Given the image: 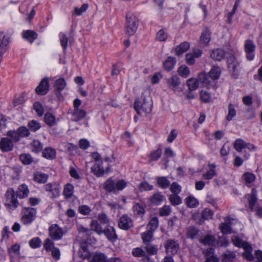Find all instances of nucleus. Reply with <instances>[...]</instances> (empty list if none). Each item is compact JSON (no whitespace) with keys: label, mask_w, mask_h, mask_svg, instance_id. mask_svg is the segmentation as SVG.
Segmentation results:
<instances>
[{"label":"nucleus","mask_w":262,"mask_h":262,"mask_svg":"<svg viewBox=\"0 0 262 262\" xmlns=\"http://www.w3.org/2000/svg\"><path fill=\"white\" fill-rule=\"evenodd\" d=\"M208 166L210 167V169L207 171V172L203 174V177L206 180H210L216 175V171L215 169L216 166L214 164L210 163H209Z\"/></svg>","instance_id":"nucleus-26"},{"label":"nucleus","mask_w":262,"mask_h":262,"mask_svg":"<svg viewBox=\"0 0 262 262\" xmlns=\"http://www.w3.org/2000/svg\"><path fill=\"white\" fill-rule=\"evenodd\" d=\"M45 121L50 126H54L57 124L55 116L50 112L45 115Z\"/></svg>","instance_id":"nucleus-31"},{"label":"nucleus","mask_w":262,"mask_h":262,"mask_svg":"<svg viewBox=\"0 0 262 262\" xmlns=\"http://www.w3.org/2000/svg\"><path fill=\"white\" fill-rule=\"evenodd\" d=\"M235 149L238 152H243V157L245 160H247L250 157L249 152L247 151H255L256 147L250 143H246L242 139H237L234 143Z\"/></svg>","instance_id":"nucleus-3"},{"label":"nucleus","mask_w":262,"mask_h":262,"mask_svg":"<svg viewBox=\"0 0 262 262\" xmlns=\"http://www.w3.org/2000/svg\"><path fill=\"white\" fill-rule=\"evenodd\" d=\"M246 198L248 201L250 209L251 211L253 210L257 201L256 191L255 189H253L251 194L246 195Z\"/></svg>","instance_id":"nucleus-19"},{"label":"nucleus","mask_w":262,"mask_h":262,"mask_svg":"<svg viewBox=\"0 0 262 262\" xmlns=\"http://www.w3.org/2000/svg\"><path fill=\"white\" fill-rule=\"evenodd\" d=\"M199 230L193 226H190L187 228V236L191 239L195 238L198 234Z\"/></svg>","instance_id":"nucleus-38"},{"label":"nucleus","mask_w":262,"mask_h":262,"mask_svg":"<svg viewBox=\"0 0 262 262\" xmlns=\"http://www.w3.org/2000/svg\"><path fill=\"white\" fill-rule=\"evenodd\" d=\"M20 160L25 165H29L33 161V159L30 154H23L19 156Z\"/></svg>","instance_id":"nucleus-50"},{"label":"nucleus","mask_w":262,"mask_h":262,"mask_svg":"<svg viewBox=\"0 0 262 262\" xmlns=\"http://www.w3.org/2000/svg\"><path fill=\"white\" fill-rule=\"evenodd\" d=\"M171 211V207L169 205H164L160 208L159 213L161 216H168Z\"/></svg>","instance_id":"nucleus-61"},{"label":"nucleus","mask_w":262,"mask_h":262,"mask_svg":"<svg viewBox=\"0 0 262 262\" xmlns=\"http://www.w3.org/2000/svg\"><path fill=\"white\" fill-rule=\"evenodd\" d=\"M166 84L169 89L176 91L181 84L180 79L178 76L173 75L166 79Z\"/></svg>","instance_id":"nucleus-14"},{"label":"nucleus","mask_w":262,"mask_h":262,"mask_svg":"<svg viewBox=\"0 0 262 262\" xmlns=\"http://www.w3.org/2000/svg\"><path fill=\"white\" fill-rule=\"evenodd\" d=\"M164 199L161 192H157L151 196L150 201L152 204L159 205L163 202Z\"/></svg>","instance_id":"nucleus-22"},{"label":"nucleus","mask_w":262,"mask_h":262,"mask_svg":"<svg viewBox=\"0 0 262 262\" xmlns=\"http://www.w3.org/2000/svg\"><path fill=\"white\" fill-rule=\"evenodd\" d=\"M210 40V32L209 29H206L201 34L200 42L204 46H207Z\"/></svg>","instance_id":"nucleus-25"},{"label":"nucleus","mask_w":262,"mask_h":262,"mask_svg":"<svg viewBox=\"0 0 262 262\" xmlns=\"http://www.w3.org/2000/svg\"><path fill=\"white\" fill-rule=\"evenodd\" d=\"M139 188L141 191H149L153 189V186L144 181L140 183Z\"/></svg>","instance_id":"nucleus-64"},{"label":"nucleus","mask_w":262,"mask_h":262,"mask_svg":"<svg viewBox=\"0 0 262 262\" xmlns=\"http://www.w3.org/2000/svg\"><path fill=\"white\" fill-rule=\"evenodd\" d=\"M7 136L10 137L12 139V141L18 142L20 140L21 137L17 129L16 130H9L7 133Z\"/></svg>","instance_id":"nucleus-52"},{"label":"nucleus","mask_w":262,"mask_h":262,"mask_svg":"<svg viewBox=\"0 0 262 262\" xmlns=\"http://www.w3.org/2000/svg\"><path fill=\"white\" fill-rule=\"evenodd\" d=\"M244 249L245 250V252L243 253L244 257L249 261H252L254 257L251 253L252 247L248 245L246 247L245 246Z\"/></svg>","instance_id":"nucleus-45"},{"label":"nucleus","mask_w":262,"mask_h":262,"mask_svg":"<svg viewBox=\"0 0 262 262\" xmlns=\"http://www.w3.org/2000/svg\"><path fill=\"white\" fill-rule=\"evenodd\" d=\"M49 233L52 239L57 241L62 238L64 232L62 228L58 225L53 224L49 227Z\"/></svg>","instance_id":"nucleus-7"},{"label":"nucleus","mask_w":262,"mask_h":262,"mask_svg":"<svg viewBox=\"0 0 262 262\" xmlns=\"http://www.w3.org/2000/svg\"><path fill=\"white\" fill-rule=\"evenodd\" d=\"M42 155L46 159H54L56 157V151L51 147H47L43 150Z\"/></svg>","instance_id":"nucleus-33"},{"label":"nucleus","mask_w":262,"mask_h":262,"mask_svg":"<svg viewBox=\"0 0 262 262\" xmlns=\"http://www.w3.org/2000/svg\"><path fill=\"white\" fill-rule=\"evenodd\" d=\"M29 193V190L28 186L26 184H23L18 187L16 195L19 198L22 199L27 197Z\"/></svg>","instance_id":"nucleus-21"},{"label":"nucleus","mask_w":262,"mask_h":262,"mask_svg":"<svg viewBox=\"0 0 262 262\" xmlns=\"http://www.w3.org/2000/svg\"><path fill=\"white\" fill-rule=\"evenodd\" d=\"M59 38L60 41L61 45L63 49L64 50H65L67 47L68 44V37L67 36L63 33H60L59 34Z\"/></svg>","instance_id":"nucleus-58"},{"label":"nucleus","mask_w":262,"mask_h":262,"mask_svg":"<svg viewBox=\"0 0 262 262\" xmlns=\"http://www.w3.org/2000/svg\"><path fill=\"white\" fill-rule=\"evenodd\" d=\"M190 48V44L187 41H184L177 46L174 49L176 55L180 56L184 54Z\"/></svg>","instance_id":"nucleus-18"},{"label":"nucleus","mask_w":262,"mask_h":262,"mask_svg":"<svg viewBox=\"0 0 262 262\" xmlns=\"http://www.w3.org/2000/svg\"><path fill=\"white\" fill-rule=\"evenodd\" d=\"M167 38V34L163 29L159 30L156 35V38L158 40L160 41H164L166 40Z\"/></svg>","instance_id":"nucleus-62"},{"label":"nucleus","mask_w":262,"mask_h":262,"mask_svg":"<svg viewBox=\"0 0 262 262\" xmlns=\"http://www.w3.org/2000/svg\"><path fill=\"white\" fill-rule=\"evenodd\" d=\"M126 31L129 35H133L136 32L138 23L136 16L132 14H126Z\"/></svg>","instance_id":"nucleus-5"},{"label":"nucleus","mask_w":262,"mask_h":262,"mask_svg":"<svg viewBox=\"0 0 262 262\" xmlns=\"http://www.w3.org/2000/svg\"><path fill=\"white\" fill-rule=\"evenodd\" d=\"M170 189L173 194H178L181 191V187L177 182H173L170 185Z\"/></svg>","instance_id":"nucleus-63"},{"label":"nucleus","mask_w":262,"mask_h":262,"mask_svg":"<svg viewBox=\"0 0 262 262\" xmlns=\"http://www.w3.org/2000/svg\"><path fill=\"white\" fill-rule=\"evenodd\" d=\"M33 108L39 117L42 116L44 110L42 105L39 102H35L33 104Z\"/></svg>","instance_id":"nucleus-54"},{"label":"nucleus","mask_w":262,"mask_h":262,"mask_svg":"<svg viewBox=\"0 0 262 262\" xmlns=\"http://www.w3.org/2000/svg\"><path fill=\"white\" fill-rule=\"evenodd\" d=\"M48 179V176L41 172H37L34 176V180L36 182L40 183H46Z\"/></svg>","instance_id":"nucleus-39"},{"label":"nucleus","mask_w":262,"mask_h":262,"mask_svg":"<svg viewBox=\"0 0 262 262\" xmlns=\"http://www.w3.org/2000/svg\"><path fill=\"white\" fill-rule=\"evenodd\" d=\"M236 257L233 252L227 251L223 255V262H233Z\"/></svg>","instance_id":"nucleus-44"},{"label":"nucleus","mask_w":262,"mask_h":262,"mask_svg":"<svg viewBox=\"0 0 262 262\" xmlns=\"http://www.w3.org/2000/svg\"><path fill=\"white\" fill-rule=\"evenodd\" d=\"M103 233L107 237V238L111 242L116 241L118 238L115 229L112 226H108L106 228L103 230Z\"/></svg>","instance_id":"nucleus-17"},{"label":"nucleus","mask_w":262,"mask_h":262,"mask_svg":"<svg viewBox=\"0 0 262 262\" xmlns=\"http://www.w3.org/2000/svg\"><path fill=\"white\" fill-rule=\"evenodd\" d=\"M142 101L140 102L136 100L134 103V108L139 115H146L149 113L151 111L152 101L150 97L145 98L142 96Z\"/></svg>","instance_id":"nucleus-2"},{"label":"nucleus","mask_w":262,"mask_h":262,"mask_svg":"<svg viewBox=\"0 0 262 262\" xmlns=\"http://www.w3.org/2000/svg\"><path fill=\"white\" fill-rule=\"evenodd\" d=\"M107 258L106 255L102 253L98 252L94 254L91 259V262H107Z\"/></svg>","instance_id":"nucleus-30"},{"label":"nucleus","mask_w":262,"mask_h":262,"mask_svg":"<svg viewBox=\"0 0 262 262\" xmlns=\"http://www.w3.org/2000/svg\"><path fill=\"white\" fill-rule=\"evenodd\" d=\"M200 242L205 245L213 246L215 245V238L212 235H207L204 237L200 239Z\"/></svg>","instance_id":"nucleus-34"},{"label":"nucleus","mask_w":262,"mask_h":262,"mask_svg":"<svg viewBox=\"0 0 262 262\" xmlns=\"http://www.w3.org/2000/svg\"><path fill=\"white\" fill-rule=\"evenodd\" d=\"M159 225L158 219L156 217L152 218L147 226V229L154 232Z\"/></svg>","instance_id":"nucleus-41"},{"label":"nucleus","mask_w":262,"mask_h":262,"mask_svg":"<svg viewBox=\"0 0 262 262\" xmlns=\"http://www.w3.org/2000/svg\"><path fill=\"white\" fill-rule=\"evenodd\" d=\"M74 192V186L73 185L68 183L64 187L63 189V195L67 199L70 198L73 194Z\"/></svg>","instance_id":"nucleus-35"},{"label":"nucleus","mask_w":262,"mask_h":262,"mask_svg":"<svg viewBox=\"0 0 262 262\" xmlns=\"http://www.w3.org/2000/svg\"><path fill=\"white\" fill-rule=\"evenodd\" d=\"M32 150L33 152H39L41 151L43 148L42 143L37 140H34L31 144Z\"/></svg>","instance_id":"nucleus-42"},{"label":"nucleus","mask_w":262,"mask_h":262,"mask_svg":"<svg viewBox=\"0 0 262 262\" xmlns=\"http://www.w3.org/2000/svg\"><path fill=\"white\" fill-rule=\"evenodd\" d=\"M231 239L233 244L238 247L244 248L245 246L246 247L247 245H249L247 243L243 241L242 239L236 236H233Z\"/></svg>","instance_id":"nucleus-46"},{"label":"nucleus","mask_w":262,"mask_h":262,"mask_svg":"<svg viewBox=\"0 0 262 262\" xmlns=\"http://www.w3.org/2000/svg\"><path fill=\"white\" fill-rule=\"evenodd\" d=\"M187 206L189 207H195L199 204L198 200L193 196H188L185 199Z\"/></svg>","instance_id":"nucleus-60"},{"label":"nucleus","mask_w":262,"mask_h":262,"mask_svg":"<svg viewBox=\"0 0 262 262\" xmlns=\"http://www.w3.org/2000/svg\"><path fill=\"white\" fill-rule=\"evenodd\" d=\"M229 219L227 217L225 220V223H222L220 225V229L223 234H226L232 233L231 227L229 225Z\"/></svg>","instance_id":"nucleus-32"},{"label":"nucleus","mask_w":262,"mask_h":262,"mask_svg":"<svg viewBox=\"0 0 262 262\" xmlns=\"http://www.w3.org/2000/svg\"><path fill=\"white\" fill-rule=\"evenodd\" d=\"M9 43V38L6 37L3 32L0 33V52H5L6 47Z\"/></svg>","instance_id":"nucleus-27"},{"label":"nucleus","mask_w":262,"mask_h":262,"mask_svg":"<svg viewBox=\"0 0 262 262\" xmlns=\"http://www.w3.org/2000/svg\"><path fill=\"white\" fill-rule=\"evenodd\" d=\"M243 178L247 184H251L255 180V175L250 172H246L244 173Z\"/></svg>","instance_id":"nucleus-55"},{"label":"nucleus","mask_w":262,"mask_h":262,"mask_svg":"<svg viewBox=\"0 0 262 262\" xmlns=\"http://www.w3.org/2000/svg\"><path fill=\"white\" fill-rule=\"evenodd\" d=\"M227 64L230 71L233 73H236L237 71L239 64L234 56L231 55L228 57Z\"/></svg>","instance_id":"nucleus-16"},{"label":"nucleus","mask_w":262,"mask_h":262,"mask_svg":"<svg viewBox=\"0 0 262 262\" xmlns=\"http://www.w3.org/2000/svg\"><path fill=\"white\" fill-rule=\"evenodd\" d=\"M144 249L149 255H155L158 253V248L157 245H152L150 243L145 244Z\"/></svg>","instance_id":"nucleus-36"},{"label":"nucleus","mask_w":262,"mask_h":262,"mask_svg":"<svg viewBox=\"0 0 262 262\" xmlns=\"http://www.w3.org/2000/svg\"><path fill=\"white\" fill-rule=\"evenodd\" d=\"M146 252L145 251L140 248H135L132 250V254L136 257H142L145 255Z\"/></svg>","instance_id":"nucleus-59"},{"label":"nucleus","mask_w":262,"mask_h":262,"mask_svg":"<svg viewBox=\"0 0 262 262\" xmlns=\"http://www.w3.org/2000/svg\"><path fill=\"white\" fill-rule=\"evenodd\" d=\"M104 188L107 191H115L116 190L115 181L111 179H108L104 183Z\"/></svg>","instance_id":"nucleus-37"},{"label":"nucleus","mask_w":262,"mask_h":262,"mask_svg":"<svg viewBox=\"0 0 262 262\" xmlns=\"http://www.w3.org/2000/svg\"><path fill=\"white\" fill-rule=\"evenodd\" d=\"M5 205L14 210L18 206V202L15 197V192L12 189H8L5 193Z\"/></svg>","instance_id":"nucleus-6"},{"label":"nucleus","mask_w":262,"mask_h":262,"mask_svg":"<svg viewBox=\"0 0 262 262\" xmlns=\"http://www.w3.org/2000/svg\"><path fill=\"white\" fill-rule=\"evenodd\" d=\"M36 209L33 207H24L21 212V222L25 225H31L36 218Z\"/></svg>","instance_id":"nucleus-4"},{"label":"nucleus","mask_w":262,"mask_h":262,"mask_svg":"<svg viewBox=\"0 0 262 262\" xmlns=\"http://www.w3.org/2000/svg\"><path fill=\"white\" fill-rule=\"evenodd\" d=\"M14 147V144L12 140L7 138L4 137L0 141V149L3 152H8L12 151Z\"/></svg>","instance_id":"nucleus-13"},{"label":"nucleus","mask_w":262,"mask_h":262,"mask_svg":"<svg viewBox=\"0 0 262 262\" xmlns=\"http://www.w3.org/2000/svg\"><path fill=\"white\" fill-rule=\"evenodd\" d=\"M91 229L95 231L99 234H103V231L104 229L101 227L98 224V222L96 220H93L91 223Z\"/></svg>","instance_id":"nucleus-48"},{"label":"nucleus","mask_w":262,"mask_h":262,"mask_svg":"<svg viewBox=\"0 0 262 262\" xmlns=\"http://www.w3.org/2000/svg\"><path fill=\"white\" fill-rule=\"evenodd\" d=\"M210 57L215 60L221 61L225 57V51L222 49L212 50L210 53Z\"/></svg>","instance_id":"nucleus-20"},{"label":"nucleus","mask_w":262,"mask_h":262,"mask_svg":"<svg viewBox=\"0 0 262 262\" xmlns=\"http://www.w3.org/2000/svg\"><path fill=\"white\" fill-rule=\"evenodd\" d=\"M166 252L171 255L176 254L179 249L178 243L173 239H168L165 244Z\"/></svg>","instance_id":"nucleus-10"},{"label":"nucleus","mask_w":262,"mask_h":262,"mask_svg":"<svg viewBox=\"0 0 262 262\" xmlns=\"http://www.w3.org/2000/svg\"><path fill=\"white\" fill-rule=\"evenodd\" d=\"M30 129L32 132H36V130H38L40 127L41 125L40 124V123L36 120H32L28 122V124Z\"/></svg>","instance_id":"nucleus-53"},{"label":"nucleus","mask_w":262,"mask_h":262,"mask_svg":"<svg viewBox=\"0 0 262 262\" xmlns=\"http://www.w3.org/2000/svg\"><path fill=\"white\" fill-rule=\"evenodd\" d=\"M178 73L182 77L186 78L189 75L190 70L189 68L186 66L183 65L178 68Z\"/></svg>","instance_id":"nucleus-47"},{"label":"nucleus","mask_w":262,"mask_h":262,"mask_svg":"<svg viewBox=\"0 0 262 262\" xmlns=\"http://www.w3.org/2000/svg\"><path fill=\"white\" fill-rule=\"evenodd\" d=\"M228 115L226 116V119L228 121H231L236 115V111L234 105L232 104H229L228 107Z\"/></svg>","instance_id":"nucleus-51"},{"label":"nucleus","mask_w":262,"mask_h":262,"mask_svg":"<svg viewBox=\"0 0 262 262\" xmlns=\"http://www.w3.org/2000/svg\"><path fill=\"white\" fill-rule=\"evenodd\" d=\"M49 90V79L47 77L43 78L35 89V92L38 95H45L48 93Z\"/></svg>","instance_id":"nucleus-9"},{"label":"nucleus","mask_w":262,"mask_h":262,"mask_svg":"<svg viewBox=\"0 0 262 262\" xmlns=\"http://www.w3.org/2000/svg\"><path fill=\"white\" fill-rule=\"evenodd\" d=\"M153 231H151L147 229L146 232L142 234V238L143 243L145 244H146L147 243H149V242L151 241L153 237Z\"/></svg>","instance_id":"nucleus-43"},{"label":"nucleus","mask_w":262,"mask_h":262,"mask_svg":"<svg viewBox=\"0 0 262 262\" xmlns=\"http://www.w3.org/2000/svg\"><path fill=\"white\" fill-rule=\"evenodd\" d=\"M109 167L108 166L105 170L101 163H97L94 164L91 167L92 172L97 177H102L105 171L108 172Z\"/></svg>","instance_id":"nucleus-15"},{"label":"nucleus","mask_w":262,"mask_h":262,"mask_svg":"<svg viewBox=\"0 0 262 262\" xmlns=\"http://www.w3.org/2000/svg\"><path fill=\"white\" fill-rule=\"evenodd\" d=\"M118 226L122 230H127L133 227V220L127 215H123L119 220Z\"/></svg>","instance_id":"nucleus-11"},{"label":"nucleus","mask_w":262,"mask_h":262,"mask_svg":"<svg viewBox=\"0 0 262 262\" xmlns=\"http://www.w3.org/2000/svg\"><path fill=\"white\" fill-rule=\"evenodd\" d=\"M255 50V45L254 42L250 40H245L244 44V50L246 53V58L249 60H252L254 59V52Z\"/></svg>","instance_id":"nucleus-8"},{"label":"nucleus","mask_w":262,"mask_h":262,"mask_svg":"<svg viewBox=\"0 0 262 262\" xmlns=\"http://www.w3.org/2000/svg\"><path fill=\"white\" fill-rule=\"evenodd\" d=\"M169 200L173 205H178L182 203L181 199L178 194H172L170 195Z\"/></svg>","instance_id":"nucleus-57"},{"label":"nucleus","mask_w":262,"mask_h":262,"mask_svg":"<svg viewBox=\"0 0 262 262\" xmlns=\"http://www.w3.org/2000/svg\"><path fill=\"white\" fill-rule=\"evenodd\" d=\"M157 183L163 189L167 188L170 185V181L164 177L158 178L157 179Z\"/></svg>","instance_id":"nucleus-40"},{"label":"nucleus","mask_w":262,"mask_h":262,"mask_svg":"<svg viewBox=\"0 0 262 262\" xmlns=\"http://www.w3.org/2000/svg\"><path fill=\"white\" fill-rule=\"evenodd\" d=\"M176 63V58L174 57L169 56L163 62V67L166 70L169 71L173 69Z\"/></svg>","instance_id":"nucleus-24"},{"label":"nucleus","mask_w":262,"mask_h":262,"mask_svg":"<svg viewBox=\"0 0 262 262\" xmlns=\"http://www.w3.org/2000/svg\"><path fill=\"white\" fill-rule=\"evenodd\" d=\"M85 115L86 113L84 111L79 108H76L74 109L73 113V119L75 121H78L84 118Z\"/></svg>","instance_id":"nucleus-29"},{"label":"nucleus","mask_w":262,"mask_h":262,"mask_svg":"<svg viewBox=\"0 0 262 262\" xmlns=\"http://www.w3.org/2000/svg\"><path fill=\"white\" fill-rule=\"evenodd\" d=\"M199 82L202 83L198 78H189L187 81V84L190 91H194L197 89L199 85Z\"/></svg>","instance_id":"nucleus-28"},{"label":"nucleus","mask_w":262,"mask_h":262,"mask_svg":"<svg viewBox=\"0 0 262 262\" xmlns=\"http://www.w3.org/2000/svg\"><path fill=\"white\" fill-rule=\"evenodd\" d=\"M45 190L51 193L52 198H55L59 195L61 186L57 183H48L45 185Z\"/></svg>","instance_id":"nucleus-12"},{"label":"nucleus","mask_w":262,"mask_h":262,"mask_svg":"<svg viewBox=\"0 0 262 262\" xmlns=\"http://www.w3.org/2000/svg\"><path fill=\"white\" fill-rule=\"evenodd\" d=\"M29 246L33 249L39 248L41 246V241L39 237H34L29 241Z\"/></svg>","instance_id":"nucleus-56"},{"label":"nucleus","mask_w":262,"mask_h":262,"mask_svg":"<svg viewBox=\"0 0 262 262\" xmlns=\"http://www.w3.org/2000/svg\"><path fill=\"white\" fill-rule=\"evenodd\" d=\"M66 86V82L62 78L56 80L55 82V86L58 92L62 91Z\"/></svg>","instance_id":"nucleus-49"},{"label":"nucleus","mask_w":262,"mask_h":262,"mask_svg":"<svg viewBox=\"0 0 262 262\" xmlns=\"http://www.w3.org/2000/svg\"><path fill=\"white\" fill-rule=\"evenodd\" d=\"M221 73V69L219 67L214 66L209 71L208 75L204 73H200L199 75V78L204 87L210 88L214 84V80L219 78Z\"/></svg>","instance_id":"nucleus-1"},{"label":"nucleus","mask_w":262,"mask_h":262,"mask_svg":"<svg viewBox=\"0 0 262 262\" xmlns=\"http://www.w3.org/2000/svg\"><path fill=\"white\" fill-rule=\"evenodd\" d=\"M23 37L26 40L32 42L36 39L37 34L34 31L28 30L23 32Z\"/></svg>","instance_id":"nucleus-23"}]
</instances>
